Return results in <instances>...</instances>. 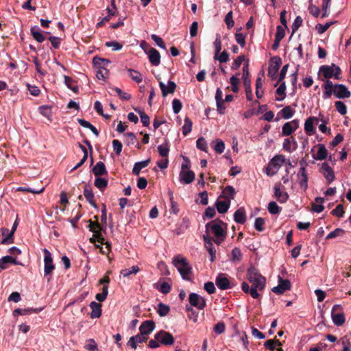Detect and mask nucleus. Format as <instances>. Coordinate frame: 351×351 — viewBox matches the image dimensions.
<instances>
[{
    "mask_svg": "<svg viewBox=\"0 0 351 351\" xmlns=\"http://www.w3.org/2000/svg\"><path fill=\"white\" fill-rule=\"evenodd\" d=\"M247 278L252 284L250 288L251 296L254 299L258 298L260 295L258 291H261L265 289L266 283L265 278L259 274L254 267H251L247 269Z\"/></svg>",
    "mask_w": 351,
    "mask_h": 351,
    "instance_id": "f257e3e1",
    "label": "nucleus"
},
{
    "mask_svg": "<svg viewBox=\"0 0 351 351\" xmlns=\"http://www.w3.org/2000/svg\"><path fill=\"white\" fill-rule=\"evenodd\" d=\"M207 230H210L216 237L215 242L219 245L226 237V223L220 220H213L206 226Z\"/></svg>",
    "mask_w": 351,
    "mask_h": 351,
    "instance_id": "f03ea898",
    "label": "nucleus"
},
{
    "mask_svg": "<svg viewBox=\"0 0 351 351\" xmlns=\"http://www.w3.org/2000/svg\"><path fill=\"white\" fill-rule=\"evenodd\" d=\"M173 263L178 269L183 279L186 280H191V267L189 265L185 258L180 255H178L174 258Z\"/></svg>",
    "mask_w": 351,
    "mask_h": 351,
    "instance_id": "7ed1b4c3",
    "label": "nucleus"
},
{
    "mask_svg": "<svg viewBox=\"0 0 351 351\" xmlns=\"http://www.w3.org/2000/svg\"><path fill=\"white\" fill-rule=\"evenodd\" d=\"M285 162V158L282 154L275 156L269 162L266 169V173L268 176H272L275 175L283 163Z\"/></svg>",
    "mask_w": 351,
    "mask_h": 351,
    "instance_id": "20e7f679",
    "label": "nucleus"
},
{
    "mask_svg": "<svg viewBox=\"0 0 351 351\" xmlns=\"http://www.w3.org/2000/svg\"><path fill=\"white\" fill-rule=\"evenodd\" d=\"M340 304L333 306L331 311L332 320L335 326H339L344 324L346 319Z\"/></svg>",
    "mask_w": 351,
    "mask_h": 351,
    "instance_id": "39448f33",
    "label": "nucleus"
},
{
    "mask_svg": "<svg viewBox=\"0 0 351 351\" xmlns=\"http://www.w3.org/2000/svg\"><path fill=\"white\" fill-rule=\"evenodd\" d=\"M319 71L326 78L328 79L332 77L335 79L340 78L341 69L334 64L331 66H322L320 67Z\"/></svg>",
    "mask_w": 351,
    "mask_h": 351,
    "instance_id": "423d86ee",
    "label": "nucleus"
},
{
    "mask_svg": "<svg viewBox=\"0 0 351 351\" xmlns=\"http://www.w3.org/2000/svg\"><path fill=\"white\" fill-rule=\"evenodd\" d=\"M301 167L297 174L298 184L302 189L305 191L308 187V176L306 171V162L304 160L300 162Z\"/></svg>",
    "mask_w": 351,
    "mask_h": 351,
    "instance_id": "0eeeda50",
    "label": "nucleus"
},
{
    "mask_svg": "<svg viewBox=\"0 0 351 351\" xmlns=\"http://www.w3.org/2000/svg\"><path fill=\"white\" fill-rule=\"evenodd\" d=\"M44 253V273L45 276H48L54 270L55 265L53 263V258L50 252L45 248Z\"/></svg>",
    "mask_w": 351,
    "mask_h": 351,
    "instance_id": "6e6552de",
    "label": "nucleus"
},
{
    "mask_svg": "<svg viewBox=\"0 0 351 351\" xmlns=\"http://www.w3.org/2000/svg\"><path fill=\"white\" fill-rule=\"evenodd\" d=\"M89 230L94 233L93 237L90 239V241L93 243L96 241L104 243V237H101V227L97 222L90 221L88 225Z\"/></svg>",
    "mask_w": 351,
    "mask_h": 351,
    "instance_id": "1a4fd4ad",
    "label": "nucleus"
},
{
    "mask_svg": "<svg viewBox=\"0 0 351 351\" xmlns=\"http://www.w3.org/2000/svg\"><path fill=\"white\" fill-rule=\"evenodd\" d=\"M154 337L164 346H171L175 341L174 337L171 333L162 330L156 332Z\"/></svg>",
    "mask_w": 351,
    "mask_h": 351,
    "instance_id": "9d476101",
    "label": "nucleus"
},
{
    "mask_svg": "<svg viewBox=\"0 0 351 351\" xmlns=\"http://www.w3.org/2000/svg\"><path fill=\"white\" fill-rule=\"evenodd\" d=\"M282 64V60L280 57L275 56L271 59L270 64L268 68V75L271 79H275L277 77V73Z\"/></svg>",
    "mask_w": 351,
    "mask_h": 351,
    "instance_id": "9b49d317",
    "label": "nucleus"
},
{
    "mask_svg": "<svg viewBox=\"0 0 351 351\" xmlns=\"http://www.w3.org/2000/svg\"><path fill=\"white\" fill-rule=\"evenodd\" d=\"M248 65L246 64L243 67V84L245 87V93L247 100L250 101L252 99V92L250 86V80L249 78Z\"/></svg>",
    "mask_w": 351,
    "mask_h": 351,
    "instance_id": "f8f14e48",
    "label": "nucleus"
},
{
    "mask_svg": "<svg viewBox=\"0 0 351 351\" xmlns=\"http://www.w3.org/2000/svg\"><path fill=\"white\" fill-rule=\"evenodd\" d=\"M189 301L191 306L202 310L206 306V301L203 297L195 293H191L189 296Z\"/></svg>",
    "mask_w": 351,
    "mask_h": 351,
    "instance_id": "ddd939ff",
    "label": "nucleus"
},
{
    "mask_svg": "<svg viewBox=\"0 0 351 351\" xmlns=\"http://www.w3.org/2000/svg\"><path fill=\"white\" fill-rule=\"evenodd\" d=\"M278 285L271 289L274 293L280 295L291 289V282L289 280H283L280 276H278Z\"/></svg>",
    "mask_w": 351,
    "mask_h": 351,
    "instance_id": "4468645a",
    "label": "nucleus"
},
{
    "mask_svg": "<svg viewBox=\"0 0 351 351\" xmlns=\"http://www.w3.org/2000/svg\"><path fill=\"white\" fill-rule=\"evenodd\" d=\"M299 127V121L298 120H293L289 122L285 123L282 128V134L284 136L291 135Z\"/></svg>",
    "mask_w": 351,
    "mask_h": 351,
    "instance_id": "2eb2a0df",
    "label": "nucleus"
},
{
    "mask_svg": "<svg viewBox=\"0 0 351 351\" xmlns=\"http://www.w3.org/2000/svg\"><path fill=\"white\" fill-rule=\"evenodd\" d=\"M334 95L337 98L343 99L350 97L351 93L345 85L336 84L335 85Z\"/></svg>",
    "mask_w": 351,
    "mask_h": 351,
    "instance_id": "dca6fc26",
    "label": "nucleus"
},
{
    "mask_svg": "<svg viewBox=\"0 0 351 351\" xmlns=\"http://www.w3.org/2000/svg\"><path fill=\"white\" fill-rule=\"evenodd\" d=\"M159 86L164 97H165L168 94L173 93L176 88V84L173 81H169L167 84H165L162 82H159Z\"/></svg>",
    "mask_w": 351,
    "mask_h": 351,
    "instance_id": "f3484780",
    "label": "nucleus"
},
{
    "mask_svg": "<svg viewBox=\"0 0 351 351\" xmlns=\"http://www.w3.org/2000/svg\"><path fill=\"white\" fill-rule=\"evenodd\" d=\"M319 119L316 117H308L304 123V131L307 135L311 136L315 133L314 123H318Z\"/></svg>",
    "mask_w": 351,
    "mask_h": 351,
    "instance_id": "a211bd4d",
    "label": "nucleus"
},
{
    "mask_svg": "<svg viewBox=\"0 0 351 351\" xmlns=\"http://www.w3.org/2000/svg\"><path fill=\"white\" fill-rule=\"evenodd\" d=\"M195 175L193 171H180L179 174V179L181 182L184 184H190L195 180Z\"/></svg>",
    "mask_w": 351,
    "mask_h": 351,
    "instance_id": "6ab92c4d",
    "label": "nucleus"
},
{
    "mask_svg": "<svg viewBox=\"0 0 351 351\" xmlns=\"http://www.w3.org/2000/svg\"><path fill=\"white\" fill-rule=\"evenodd\" d=\"M147 339V336L140 332L139 334L136 336L131 337L128 342V344L132 348L136 349L137 345L142 342L145 341Z\"/></svg>",
    "mask_w": 351,
    "mask_h": 351,
    "instance_id": "aec40b11",
    "label": "nucleus"
},
{
    "mask_svg": "<svg viewBox=\"0 0 351 351\" xmlns=\"http://www.w3.org/2000/svg\"><path fill=\"white\" fill-rule=\"evenodd\" d=\"M282 147L285 151L290 153L297 149L298 145L295 138L291 136L284 140Z\"/></svg>",
    "mask_w": 351,
    "mask_h": 351,
    "instance_id": "412c9836",
    "label": "nucleus"
},
{
    "mask_svg": "<svg viewBox=\"0 0 351 351\" xmlns=\"http://www.w3.org/2000/svg\"><path fill=\"white\" fill-rule=\"evenodd\" d=\"M216 285L220 289H228L230 288V282L224 274H221L218 275L215 281Z\"/></svg>",
    "mask_w": 351,
    "mask_h": 351,
    "instance_id": "4be33fe9",
    "label": "nucleus"
},
{
    "mask_svg": "<svg viewBox=\"0 0 351 351\" xmlns=\"http://www.w3.org/2000/svg\"><path fill=\"white\" fill-rule=\"evenodd\" d=\"M155 328V324L152 320H147L142 323L139 328V330L141 333L147 336L148 334L152 332Z\"/></svg>",
    "mask_w": 351,
    "mask_h": 351,
    "instance_id": "5701e85b",
    "label": "nucleus"
},
{
    "mask_svg": "<svg viewBox=\"0 0 351 351\" xmlns=\"http://www.w3.org/2000/svg\"><path fill=\"white\" fill-rule=\"evenodd\" d=\"M149 60L154 66H158L160 62V55L159 52L154 48H151L147 52Z\"/></svg>",
    "mask_w": 351,
    "mask_h": 351,
    "instance_id": "b1692460",
    "label": "nucleus"
},
{
    "mask_svg": "<svg viewBox=\"0 0 351 351\" xmlns=\"http://www.w3.org/2000/svg\"><path fill=\"white\" fill-rule=\"evenodd\" d=\"M317 152L315 155H313V158L317 160H324L328 155V150L326 147L323 144H318L317 146Z\"/></svg>",
    "mask_w": 351,
    "mask_h": 351,
    "instance_id": "393cba45",
    "label": "nucleus"
},
{
    "mask_svg": "<svg viewBox=\"0 0 351 351\" xmlns=\"http://www.w3.org/2000/svg\"><path fill=\"white\" fill-rule=\"evenodd\" d=\"M274 196L281 203L285 202L289 196L286 192H283L280 190V184H276L274 188Z\"/></svg>",
    "mask_w": 351,
    "mask_h": 351,
    "instance_id": "a878e982",
    "label": "nucleus"
},
{
    "mask_svg": "<svg viewBox=\"0 0 351 351\" xmlns=\"http://www.w3.org/2000/svg\"><path fill=\"white\" fill-rule=\"evenodd\" d=\"M91 308L90 317L99 318L101 315V305L96 302H92L90 304Z\"/></svg>",
    "mask_w": 351,
    "mask_h": 351,
    "instance_id": "bb28decb",
    "label": "nucleus"
},
{
    "mask_svg": "<svg viewBox=\"0 0 351 351\" xmlns=\"http://www.w3.org/2000/svg\"><path fill=\"white\" fill-rule=\"evenodd\" d=\"M93 172L96 176H103L108 173L103 162H97L93 168Z\"/></svg>",
    "mask_w": 351,
    "mask_h": 351,
    "instance_id": "cd10ccee",
    "label": "nucleus"
},
{
    "mask_svg": "<svg viewBox=\"0 0 351 351\" xmlns=\"http://www.w3.org/2000/svg\"><path fill=\"white\" fill-rule=\"evenodd\" d=\"M335 85L330 80H327L324 85V92L323 93L324 99H328L334 93Z\"/></svg>",
    "mask_w": 351,
    "mask_h": 351,
    "instance_id": "c85d7f7f",
    "label": "nucleus"
},
{
    "mask_svg": "<svg viewBox=\"0 0 351 351\" xmlns=\"http://www.w3.org/2000/svg\"><path fill=\"white\" fill-rule=\"evenodd\" d=\"M230 202L228 200H219L216 202L217 210L220 213H225L230 207Z\"/></svg>",
    "mask_w": 351,
    "mask_h": 351,
    "instance_id": "c756f323",
    "label": "nucleus"
},
{
    "mask_svg": "<svg viewBox=\"0 0 351 351\" xmlns=\"http://www.w3.org/2000/svg\"><path fill=\"white\" fill-rule=\"evenodd\" d=\"M149 162H150V159H147L146 160L136 162L134 165V167L132 169V173L134 175L138 176L140 173L141 169L146 167L147 166H148Z\"/></svg>",
    "mask_w": 351,
    "mask_h": 351,
    "instance_id": "7c9ffc66",
    "label": "nucleus"
},
{
    "mask_svg": "<svg viewBox=\"0 0 351 351\" xmlns=\"http://www.w3.org/2000/svg\"><path fill=\"white\" fill-rule=\"evenodd\" d=\"M245 213L243 208H239L234 214V220L239 223H244L245 221Z\"/></svg>",
    "mask_w": 351,
    "mask_h": 351,
    "instance_id": "2f4dec72",
    "label": "nucleus"
},
{
    "mask_svg": "<svg viewBox=\"0 0 351 351\" xmlns=\"http://www.w3.org/2000/svg\"><path fill=\"white\" fill-rule=\"evenodd\" d=\"M93 63L96 68L106 69L110 61L108 59L95 57L93 59Z\"/></svg>",
    "mask_w": 351,
    "mask_h": 351,
    "instance_id": "473e14b6",
    "label": "nucleus"
},
{
    "mask_svg": "<svg viewBox=\"0 0 351 351\" xmlns=\"http://www.w3.org/2000/svg\"><path fill=\"white\" fill-rule=\"evenodd\" d=\"M31 33L33 38L39 43H42L45 40V36L43 34L39 27L37 26H34L31 28Z\"/></svg>",
    "mask_w": 351,
    "mask_h": 351,
    "instance_id": "72a5a7b5",
    "label": "nucleus"
},
{
    "mask_svg": "<svg viewBox=\"0 0 351 351\" xmlns=\"http://www.w3.org/2000/svg\"><path fill=\"white\" fill-rule=\"evenodd\" d=\"M128 76L135 82L141 83L143 81V75L136 70L128 69Z\"/></svg>",
    "mask_w": 351,
    "mask_h": 351,
    "instance_id": "f704fd0d",
    "label": "nucleus"
},
{
    "mask_svg": "<svg viewBox=\"0 0 351 351\" xmlns=\"http://www.w3.org/2000/svg\"><path fill=\"white\" fill-rule=\"evenodd\" d=\"M8 263H12L14 265L18 264L15 258H12L10 256H5L0 258V268L1 269H6Z\"/></svg>",
    "mask_w": 351,
    "mask_h": 351,
    "instance_id": "c9c22d12",
    "label": "nucleus"
},
{
    "mask_svg": "<svg viewBox=\"0 0 351 351\" xmlns=\"http://www.w3.org/2000/svg\"><path fill=\"white\" fill-rule=\"evenodd\" d=\"M234 189L231 186H226L222 192L223 197H224L225 199L228 200L230 202L232 199L234 198Z\"/></svg>",
    "mask_w": 351,
    "mask_h": 351,
    "instance_id": "e433bc0d",
    "label": "nucleus"
},
{
    "mask_svg": "<svg viewBox=\"0 0 351 351\" xmlns=\"http://www.w3.org/2000/svg\"><path fill=\"white\" fill-rule=\"evenodd\" d=\"M322 169L325 171V177L328 182H332L335 179V175L331 167L327 164L322 165Z\"/></svg>",
    "mask_w": 351,
    "mask_h": 351,
    "instance_id": "4c0bfd02",
    "label": "nucleus"
},
{
    "mask_svg": "<svg viewBox=\"0 0 351 351\" xmlns=\"http://www.w3.org/2000/svg\"><path fill=\"white\" fill-rule=\"evenodd\" d=\"M140 271V268L137 265H133L128 269H121L120 273L123 277H128L132 274H136Z\"/></svg>",
    "mask_w": 351,
    "mask_h": 351,
    "instance_id": "58836bf2",
    "label": "nucleus"
},
{
    "mask_svg": "<svg viewBox=\"0 0 351 351\" xmlns=\"http://www.w3.org/2000/svg\"><path fill=\"white\" fill-rule=\"evenodd\" d=\"M84 195L85 196L87 201L93 206H95L94 202V194L90 186H86L84 190Z\"/></svg>",
    "mask_w": 351,
    "mask_h": 351,
    "instance_id": "ea45409f",
    "label": "nucleus"
},
{
    "mask_svg": "<svg viewBox=\"0 0 351 351\" xmlns=\"http://www.w3.org/2000/svg\"><path fill=\"white\" fill-rule=\"evenodd\" d=\"M263 80L258 76L256 80V95L258 98H261L263 95Z\"/></svg>",
    "mask_w": 351,
    "mask_h": 351,
    "instance_id": "a19ab883",
    "label": "nucleus"
},
{
    "mask_svg": "<svg viewBox=\"0 0 351 351\" xmlns=\"http://www.w3.org/2000/svg\"><path fill=\"white\" fill-rule=\"evenodd\" d=\"M281 342L275 338L274 339H269L265 342V347L271 351H274L276 346H280Z\"/></svg>",
    "mask_w": 351,
    "mask_h": 351,
    "instance_id": "79ce46f5",
    "label": "nucleus"
},
{
    "mask_svg": "<svg viewBox=\"0 0 351 351\" xmlns=\"http://www.w3.org/2000/svg\"><path fill=\"white\" fill-rule=\"evenodd\" d=\"M40 113L45 117L48 120L51 121V108L49 106H42L39 107Z\"/></svg>",
    "mask_w": 351,
    "mask_h": 351,
    "instance_id": "37998d69",
    "label": "nucleus"
},
{
    "mask_svg": "<svg viewBox=\"0 0 351 351\" xmlns=\"http://www.w3.org/2000/svg\"><path fill=\"white\" fill-rule=\"evenodd\" d=\"M17 226H18V221H17V220H16L12 226V231L10 232H9V230L8 229H5L3 230V234H5V232H6V233L8 234V236L4 237L2 239L1 243H3V244L6 243L8 242V241L12 237Z\"/></svg>",
    "mask_w": 351,
    "mask_h": 351,
    "instance_id": "c03bdc74",
    "label": "nucleus"
},
{
    "mask_svg": "<svg viewBox=\"0 0 351 351\" xmlns=\"http://www.w3.org/2000/svg\"><path fill=\"white\" fill-rule=\"evenodd\" d=\"M295 110L290 106H286L280 110V114L285 119H289L293 117Z\"/></svg>",
    "mask_w": 351,
    "mask_h": 351,
    "instance_id": "a18cd8bd",
    "label": "nucleus"
},
{
    "mask_svg": "<svg viewBox=\"0 0 351 351\" xmlns=\"http://www.w3.org/2000/svg\"><path fill=\"white\" fill-rule=\"evenodd\" d=\"M193 123L189 117H186L184 119V124L182 126V133L184 136H186L191 132Z\"/></svg>",
    "mask_w": 351,
    "mask_h": 351,
    "instance_id": "49530a36",
    "label": "nucleus"
},
{
    "mask_svg": "<svg viewBox=\"0 0 351 351\" xmlns=\"http://www.w3.org/2000/svg\"><path fill=\"white\" fill-rule=\"evenodd\" d=\"M169 311L170 308L168 305L160 303L158 306L157 312L161 317L166 316L169 313Z\"/></svg>",
    "mask_w": 351,
    "mask_h": 351,
    "instance_id": "de8ad7c7",
    "label": "nucleus"
},
{
    "mask_svg": "<svg viewBox=\"0 0 351 351\" xmlns=\"http://www.w3.org/2000/svg\"><path fill=\"white\" fill-rule=\"evenodd\" d=\"M285 83L282 82L276 90V94L279 97H276L277 101H281L285 97Z\"/></svg>",
    "mask_w": 351,
    "mask_h": 351,
    "instance_id": "09e8293b",
    "label": "nucleus"
},
{
    "mask_svg": "<svg viewBox=\"0 0 351 351\" xmlns=\"http://www.w3.org/2000/svg\"><path fill=\"white\" fill-rule=\"evenodd\" d=\"M108 185V180L102 178H97L95 180V186L99 190H104Z\"/></svg>",
    "mask_w": 351,
    "mask_h": 351,
    "instance_id": "8fccbe9b",
    "label": "nucleus"
},
{
    "mask_svg": "<svg viewBox=\"0 0 351 351\" xmlns=\"http://www.w3.org/2000/svg\"><path fill=\"white\" fill-rule=\"evenodd\" d=\"M345 231L341 228H336L332 232H330L326 237V239H330L338 237L343 236Z\"/></svg>",
    "mask_w": 351,
    "mask_h": 351,
    "instance_id": "3c124183",
    "label": "nucleus"
},
{
    "mask_svg": "<svg viewBox=\"0 0 351 351\" xmlns=\"http://www.w3.org/2000/svg\"><path fill=\"white\" fill-rule=\"evenodd\" d=\"M45 190V187H42L40 189H33L29 187H22L20 186L16 189L17 191H24V192H29L34 194H40L43 193Z\"/></svg>",
    "mask_w": 351,
    "mask_h": 351,
    "instance_id": "603ef678",
    "label": "nucleus"
},
{
    "mask_svg": "<svg viewBox=\"0 0 351 351\" xmlns=\"http://www.w3.org/2000/svg\"><path fill=\"white\" fill-rule=\"evenodd\" d=\"M197 147L205 152H208L207 143L204 138L200 137L196 141Z\"/></svg>",
    "mask_w": 351,
    "mask_h": 351,
    "instance_id": "864d4df0",
    "label": "nucleus"
},
{
    "mask_svg": "<svg viewBox=\"0 0 351 351\" xmlns=\"http://www.w3.org/2000/svg\"><path fill=\"white\" fill-rule=\"evenodd\" d=\"M214 58L219 60L221 63L226 62L229 60V54L226 51H223L221 53H215Z\"/></svg>",
    "mask_w": 351,
    "mask_h": 351,
    "instance_id": "5fc2aeb1",
    "label": "nucleus"
},
{
    "mask_svg": "<svg viewBox=\"0 0 351 351\" xmlns=\"http://www.w3.org/2000/svg\"><path fill=\"white\" fill-rule=\"evenodd\" d=\"M108 294V286H104V287L102 289V293H97L95 296V298L99 302H104L106 299Z\"/></svg>",
    "mask_w": 351,
    "mask_h": 351,
    "instance_id": "6e6d98bb",
    "label": "nucleus"
},
{
    "mask_svg": "<svg viewBox=\"0 0 351 351\" xmlns=\"http://www.w3.org/2000/svg\"><path fill=\"white\" fill-rule=\"evenodd\" d=\"M337 110L342 115H344L347 112V107L345 104L342 101H337L335 103Z\"/></svg>",
    "mask_w": 351,
    "mask_h": 351,
    "instance_id": "4d7b16f0",
    "label": "nucleus"
},
{
    "mask_svg": "<svg viewBox=\"0 0 351 351\" xmlns=\"http://www.w3.org/2000/svg\"><path fill=\"white\" fill-rule=\"evenodd\" d=\"M158 149L160 156H161L162 157H167L168 156V154L169 152V147L167 143L160 145L158 147Z\"/></svg>",
    "mask_w": 351,
    "mask_h": 351,
    "instance_id": "13d9d810",
    "label": "nucleus"
},
{
    "mask_svg": "<svg viewBox=\"0 0 351 351\" xmlns=\"http://www.w3.org/2000/svg\"><path fill=\"white\" fill-rule=\"evenodd\" d=\"M268 210L271 214H278L280 212V208L275 202H271L268 204Z\"/></svg>",
    "mask_w": 351,
    "mask_h": 351,
    "instance_id": "bf43d9fd",
    "label": "nucleus"
},
{
    "mask_svg": "<svg viewBox=\"0 0 351 351\" xmlns=\"http://www.w3.org/2000/svg\"><path fill=\"white\" fill-rule=\"evenodd\" d=\"M170 202H171V212L177 215L179 212V208L177 203L173 200V195L172 191H169Z\"/></svg>",
    "mask_w": 351,
    "mask_h": 351,
    "instance_id": "052dcab7",
    "label": "nucleus"
},
{
    "mask_svg": "<svg viewBox=\"0 0 351 351\" xmlns=\"http://www.w3.org/2000/svg\"><path fill=\"white\" fill-rule=\"evenodd\" d=\"M173 111L175 114H178L182 108V104L180 100L174 99L172 101Z\"/></svg>",
    "mask_w": 351,
    "mask_h": 351,
    "instance_id": "680f3d73",
    "label": "nucleus"
},
{
    "mask_svg": "<svg viewBox=\"0 0 351 351\" xmlns=\"http://www.w3.org/2000/svg\"><path fill=\"white\" fill-rule=\"evenodd\" d=\"M113 91H114L119 97L124 100H128L130 99V95L128 94L127 93L123 92L121 89L117 87H114L112 89Z\"/></svg>",
    "mask_w": 351,
    "mask_h": 351,
    "instance_id": "e2e57ef3",
    "label": "nucleus"
},
{
    "mask_svg": "<svg viewBox=\"0 0 351 351\" xmlns=\"http://www.w3.org/2000/svg\"><path fill=\"white\" fill-rule=\"evenodd\" d=\"M141 117V122L144 126H148L149 124V117L142 110H137L135 109Z\"/></svg>",
    "mask_w": 351,
    "mask_h": 351,
    "instance_id": "0e129e2a",
    "label": "nucleus"
},
{
    "mask_svg": "<svg viewBox=\"0 0 351 351\" xmlns=\"http://www.w3.org/2000/svg\"><path fill=\"white\" fill-rule=\"evenodd\" d=\"M331 25V22H328L324 25L319 23L315 26V29L319 34H322L330 27Z\"/></svg>",
    "mask_w": 351,
    "mask_h": 351,
    "instance_id": "69168bd1",
    "label": "nucleus"
},
{
    "mask_svg": "<svg viewBox=\"0 0 351 351\" xmlns=\"http://www.w3.org/2000/svg\"><path fill=\"white\" fill-rule=\"evenodd\" d=\"M303 20L301 16H298L295 18L292 26V34H294L298 28L302 25Z\"/></svg>",
    "mask_w": 351,
    "mask_h": 351,
    "instance_id": "338daca9",
    "label": "nucleus"
},
{
    "mask_svg": "<svg viewBox=\"0 0 351 351\" xmlns=\"http://www.w3.org/2000/svg\"><path fill=\"white\" fill-rule=\"evenodd\" d=\"M230 82L231 84L232 90L234 93H237L239 90L238 84L239 83V79L233 75L230 77Z\"/></svg>",
    "mask_w": 351,
    "mask_h": 351,
    "instance_id": "774afa93",
    "label": "nucleus"
}]
</instances>
